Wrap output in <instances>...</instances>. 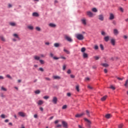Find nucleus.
Here are the masks:
<instances>
[{"instance_id": "32", "label": "nucleus", "mask_w": 128, "mask_h": 128, "mask_svg": "<svg viewBox=\"0 0 128 128\" xmlns=\"http://www.w3.org/2000/svg\"><path fill=\"white\" fill-rule=\"evenodd\" d=\"M128 80H126L124 86H126V88H128Z\"/></svg>"}, {"instance_id": "9", "label": "nucleus", "mask_w": 128, "mask_h": 128, "mask_svg": "<svg viewBox=\"0 0 128 128\" xmlns=\"http://www.w3.org/2000/svg\"><path fill=\"white\" fill-rule=\"evenodd\" d=\"M62 124L64 128H68V123L66 122L62 121Z\"/></svg>"}, {"instance_id": "13", "label": "nucleus", "mask_w": 128, "mask_h": 128, "mask_svg": "<svg viewBox=\"0 0 128 128\" xmlns=\"http://www.w3.org/2000/svg\"><path fill=\"white\" fill-rule=\"evenodd\" d=\"M114 14L112 13L110 14L109 19L112 20H114Z\"/></svg>"}, {"instance_id": "63", "label": "nucleus", "mask_w": 128, "mask_h": 128, "mask_svg": "<svg viewBox=\"0 0 128 128\" xmlns=\"http://www.w3.org/2000/svg\"><path fill=\"white\" fill-rule=\"evenodd\" d=\"M2 98H6V96H4V94H1Z\"/></svg>"}, {"instance_id": "41", "label": "nucleus", "mask_w": 128, "mask_h": 128, "mask_svg": "<svg viewBox=\"0 0 128 128\" xmlns=\"http://www.w3.org/2000/svg\"><path fill=\"white\" fill-rule=\"evenodd\" d=\"M40 62L41 64H44V60H40Z\"/></svg>"}, {"instance_id": "18", "label": "nucleus", "mask_w": 128, "mask_h": 128, "mask_svg": "<svg viewBox=\"0 0 128 128\" xmlns=\"http://www.w3.org/2000/svg\"><path fill=\"white\" fill-rule=\"evenodd\" d=\"M111 44L112 46H114L116 44V40L114 39H112Z\"/></svg>"}, {"instance_id": "15", "label": "nucleus", "mask_w": 128, "mask_h": 128, "mask_svg": "<svg viewBox=\"0 0 128 128\" xmlns=\"http://www.w3.org/2000/svg\"><path fill=\"white\" fill-rule=\"evenodd\" d=\"M52 78L54 80H60V76H53Z\"/></svg>"}, {"instance_id": "47", "label": "nucleus", "mask_w": 128, "mask_h": 128, "mask_svg": "<svg viewBox=\"0 0 128 128\" xmlns=\"http://www.w3.org/2000/svg\"><path fill=\"white\" fill-rule=\"evenodd\" d=\"M122 126H124V124H120L118 125V128H122Z\"/></svg>"}, {"instance_id": "20", "label": "nucleus", "mask_w": 128, "mask_h": 128, "mask_svg": "<svg viewBox=\"0 0 128 128\" xmlns=\"http://www.w3.org/2000/svg\"><path fill=\"white\" fill-rule=\"evenodd\" d=\"M105 118H112V114H107L105 116Z\"/></svg>"}, {"instance_id": "34", "label": "nucleus", "mask_w": 128, "mask_h": 128, "mask_svg": "<svg viewBox=\"0 0 128 128\" xmlns=\"http://www.w3.org/2000/svg\"><path fill=\"white\" fill-rule=\"evenodd\" d=\"M6 78H10V80H12V76L10 74L6 75Z\"/></svg>"}, {"instance_id": "23", "label": "nucleus", "mask_w": 128, "mask_h": 128, "mask_svg": "<svg viewBox=\"0 0 128 128\" xmlns=\"http://www.w3.org/2000/svg\"><path fill=\"white\" fill-rule=\"evenodd\" d=\"M54 48H60V44L59 43H54Z\"/></svg>"}, {"instance_id": "51", "label": "nucleus", "mask_w": 128, "mask_h": 128, "mask_svg": "<svg viewBox=\"0 0 128 128\" xmlns=\"http://www.w3.org/2000/svg\"><path fill=\"white\" fill-rule=\"evenodd\" d=\"M67 74H72V71L70 70H68L67 71Z\"/></svg>"}, {"instance_id": "36", "label": "nucleus", "mask_w": 128, "mask_h": 128, "mask_svg": "<svg viewBox=\"0 0 128 128\" xmlns=\"http://www.w3.org/2000/svg\"><path fill=\"white\" fill-rule=\"evenodd\" d=\"M84 120H85V122H88V124H90V120H88V118H84Z\"/></svg>"}, {"instance_id": "40", "label": "nucleus", "mask_w": 128, "mask_h": 128, "mask_svg": "<svg viewBox=\"0 0 128 128\" xmlns=\"http://www.w3.org/2000/svg\"><path fill=\"white\" fill-rule=\"evenodd\" d=\"M101 34L102 36H106V32H104V31H102Z\"/></svg>"}, {"instance_id": "8", "label": "nucleus", "mask_w": 128, "mask_h": 128, "mask_svg": "<svg viewBox=\"0 0 128 128\" xmlns=\"http://www.w3.org/2000/svg\"><path fill=\"white\" fill-rule=\"evenodd\" d=\"M13 36L14 38H18V40H20V36H18V34H13Z\"/></svg>"}, {"instance_id": "56", "label": "nucleus", "mask_w": 128, "mask_h": 128, "mask_svg": "<svg viewBox=\"0 0 128 128\" xmlns=\"http://www.w3.org/2000/svg\"><path fill=\"white\" fill-rule=\"evenodd\" d=\"M39 70L40 72H44V68H39Z\"/></svg>"}, {"instance_id": "64", "label": "nucleus", "mask_w": 128, "mask_h": 128, "mask_svg": "<svg viewBox=\"0 0 128 128\" xmlns=\"http://www.w3.org/2000/svg\"><path fill=\"white\" fill-rule=\"evenodd\" d=\"M56 128H62V125L58 124V125H57Z\"/></svg>"}, {"instance_id": "29", "label": "nucleus", "mask_w": 128, "mask_h": 128, "mask_svg": "<svg viewBox=\"0 0 128 128\" xmlns=\"http://www.w3.org/2000/svg\"><path fill=\"white\" fill-rule=\"evenodd\" d=\"M86 48H84V47L82 48H81V52H83V54H84V52H86Z\"/></svg>"}, {"instance_id": "1", "label": "nucleus", "mask_w": 128, "mask_h": 128, "mask_svg": "<svg viewBox=\"0 0 128 128\" xmlns=\"http://www.w3.org/2000/svg\"><path fill=\"white\" fill-rule=\"evenodd\" d=\"M76 36L77 40H82L84 38L82 34H76Z\"/></svg>"}, {"instance_id": "12", "label": "nucleus", "mask_w": 128, "mask_h": 128, "mask_svg": "<svg viewBox=\"0 0 128 128\" xmlns=\"http://www.w3.org/2000/svg\"><path fill=\"white\" fill-rule=\"evenodd\" d=\"M114 34L115 36H118V30L117 29H114Z\"/></svg>"}, {"instance_id": "39", "label": "nucleus", "mask_w": 128, "mask_h": 128, "mask_svg": "<svg viewBox=\"0 0 128 128\" xmlns=\"http://www.w3.org/2000/svg\"><path fill=\"white\" fill-rule=\"evenodd\" d=\"M1 90H3L4 92H6V90H7L6 88H4V86H2Z\"/></svg>"}, {"instance_id": "38", "label": "nucleus", "mask_w": 128, "mask_h": 128, "mask_svg": "<svg viewBox=\"0 0 128 128\" xmlns=\"http://www.w3.org/2000/svg\"><path fill=\"white\" fill-rule=\"evenodd\" d=\"M76 88L77 92H80V86L77 85Z\"/></svg>"}, {"instance_id": "5", "label": "nucleus", "mask_w": 128, "mask_h": 128, "mask_svg": "<svg viewBox=\"0 0 128 128\" xmlns=\"http://www.w3.org/2000/svg\"><path fill=\"white\" fill-rule=\"evenodd\" d=\"M18 114L20 116H22V118H24V116H26V113L22 112H18Z\"/></svg>"}, {"instance_id": "19", "label": "nucleus", "mask_w": 128, "mask_h": 128, "mask_svg": "<svg viewBox=\"0 0 128 128\" xmlns=\"http://www.w3.org/2000/svg\"><path fill=\"white\" fill-rule=\"evenodd\" d=\"M28 28V30H34V26L29 25L27 26Z\"/></svg>"}, {"instance_id": "2", "label": "nucleus", "mask_w": 128, "mask_h": 128, "mask_svg": "<svg viewBox=\"0 0 128 128\" xmlns=\"http://www.w3.org/2000/svg\"><path fill=\"white\" fill-rule=\"evenodd\" d=\"M86 14L89 18H94V14L90 11H87Z\"/></svg>"}, {"instance_id": "33", "label": "nucleus", "mask_w": 128, "mask_h": 128, "mask_svg": "<svg viewBox=\"0 0 128 128\" xmlns=\"http://www.w3.org/2000/svg\"><path fill=\"white\" fill-rule=\"evenodd\" d=\"M86 115L88 116H90V111L88 110H86Z\"/></svg>"}, {"instance_id": "61", "label": "nucleus", "mask_w": 128, "mask_h": 128, "mask_svg": "<svg viewBox=\"0 0 128 128\" xmlns=\"http://www.w3.org/2000/svg\"><path fill=\"white\" fill-rule=\"evenodd\" d=\"M60 58H62V60H66V58L64 56H61Z\"/></svg>"}, {"instance_id": "31", "label": "nucleus", "mask_w": 128, "mask_h": 128, "mask_svg": "<svg viewBox=\"0 0 128 128\" xmlns=\"http://www.w3.org/2000/svg\"><path fill=\"white\" fill-rule=\"evenodd\" d=\"M34 92L36 94H40V90H36Z\"/></svg>"}, {"instance_id": "16", "label": "nucleus", "mask_w": 128, "mask_h": 128, "mask_svg": "<svg viewBox=\"0 0 128 128\" xmlns=\"http://www.w3.org/2000/svg\"><path fill=\"white\" fill-rule=\"evenodd\" d=\"M64 52H66L67 54H70V51H68V50H67L66 49V48H64Z\"/></svg>"}, {"instance_id": "59", "label": "nucleus", "mask_w": 128, "mask_h": 128, "mask_svg": "<svg viewBox=\"0 0 128 128\" xmlns=\"http://www.w3.org/2000/svg\"><path fill=\"white\" fill-rule=\"evenodd\" d=\"M120 12H124V9L122 8H120Z\"/></svg>"}, {"instance_id": "55", "label": "nucleus", "mask_w": 128, "mask_h": 128, "mask_svg": "<svg viewBox=\"0 0 128 128\" xmlns=\"http://www.w3.org/2000/svg\"><path fill=\"white\" fill-rule=\"evenodd\" d=\"M88 88H89L90 90H92V87L88 85Z\"/></svg>"}, {"instance_id": "37", "label": "nucleus", "mask_w": 128, "mask_h": 128, "mask_svg": "<svg viewBox=\"0 0 128 128\" xmlns=\"http://www.w3.org/2000/svg\"><path fill=\"white\" fill-rule=\"evenodd\" d=\"M10 24L12 26H16V23L14 22H10Z\"/></svg>"}, {"instance_id": "4", "label": "nucleus", "mask_w": 128, "mask_h": 128, "mask_svg": "<svg viewBox=\"0 0 128 128\" xmlns=\"http://www.w3.org/2000/svg\"><path fill=\"white\" fill-rule=\"evenodd\" d=\"M81 22L84 26H86V18H82L81 19Z\"/></svg>"}, {"instance_id": "28", "label": "nucleus", "mask_w": 128, "mask_h": 128, "mask_svg": "<svg viewBox=\"0 0 128 128\" xmlns=\"http://www.w3.org/2000/svg\"><path fill=\"white\" fill-rule=\"evenodd\" d=\"M33 16H38V12H34L32 14Z\"/></svg>"}, {"instance_id": "52", "label": "nucleus", "mask_w": 128, "mask_h": 128, "mask_svg": "<svg viewBox=\"0 0 128 128\" xmlns=\"http://www.w3.org/2000/svg\"><path fill=\"white\" fill-rule=\"evenodd\" d=\"M1 118H6V115H4V114H2L1 115Z\"/></svg>"}, {"instance_id": "53", "label": "nucleus", "mask_w": 128, "mask_h": 128, "mask_svg": "<svg viewBox=\"0 0 128 128\" xmlns=\"http://www.w3.org/2000/svg\"><path fill=\"white\" fill-rule=\"evenodd\" d=\"M94 50H98V45H96L94 47Z\"/></svg>"}, {"instance_id": "17", "label": "nucleus", "mask_w": 128, "mask_h": 128, "mask_svg": "<svg viewBox=\"0 0 128 128\" xmlns=\"http://www.w3.org/2000/svg\"><path fill=\"white\" fill-rule=\"evenodd\" d=\"M34 60H40V57L38 56H34Z\"/></svg>"}, {"instance_id": "46", "label": "nucleus", "mask_w": 128, "mask_h": 128, "mask_svg": "<svg viewBox=\"0 0 128 128\" xmlns=\"http://www.w3.org/2000/svg\"><path fill=\"white\" fill-rule=\"evenodd\" d=\"M66 65L64 64V65L63 66V68H62L63 70H66Z\"/></svg>"}, {"instance_id": "27", "label": "nucleus", "mask_w": 128, "mask_h": 128, "mask_svg": "<svg viewBox=\"0 0 128 128\" xmlns=\"http://www.w3.org/2000/svg\"><path fill=\"white\" fill-rule=\"evenodd\" d=\"M36 30H37L38 32H40L42 30V29L38 27V26H36Z\"/></svg>"}, {"instance_id": "25", "label": "nucleus", "mask_w": 128, "mask_h": 128, "mask_svg": "<svg viewBox=\"0 0 128 128\" xmlns=\"http://www.w3.org/2000/svg\"><path fill=\"white\" fill-rule=\"evenodd\" d=\"M49 26L51 28H56V26L55 24H54L52 23H50L49 24Z\"/></svg>"}, {"instance_id": "14", "label": "nucleus", "mask_w": 128, "mask_h": 128, "mask_svg": "<svg viewBox=\"0 0 128 128\" xmlns=\"http://www.w3.org/2000/svg\"><path fill=\"white\" fill-rule=\"evenodd\" d=\"M104 40L105 42H108V40H110V36H106L104 38Z\"/></svg>"}, {"instance_id": "49", "label": "nucleus", "mask_w": 128, "mask_h": 128, "mask_svg": "<svg viewBox=\"0 0 128 128\" xmlns=\"http://www.w3.org/2000/svg\"><path fill=\"white\" fill-rule=\"evenodd\" d=\"M94 58H95V60H98L100 59V57H98V56H94Z\"/></svg>"}, {"instance_id": "30", "label": "nucleus", "mask_w": 128, "mask_h": 128, "mask_svg": "<svg viewBox=\"0 0 128 128\" xmlns=\"http://www.w3.org/2000/svg\"><path fill=\"white\" fill-rule=\"evenodd\" d=\"M102 66L104 68H108V64H102Z\"/></svg>"}, {"instance_id": "24", "label": "nucleus", "mask_w": 128, "mask_h": 128, "mask_svg": "<svg viewBox=\"0 0 128 128\" xmlns=\"http://www.w3.org/2000/svg\"><path fill=\"white\" fill-rule=\"evenodd\" d=\"M44 104V102L42 100H40L38 102V106H42V104Z\"/></svg>"}, {"instance_id": "50", "label": "nucleus", "mask_w": 128, "mask_h": 128, "mask_svg": "<svg viewBox=\"0 0 128 128\" xmlns=\"http://www.w3.org/2000/svg\"><path fill=\"white\" fill-rule=\"evenodd\" d=\"M116 78L119 80H124V78H119V77H116Z\"/></svg>"}, {"instance_id": "48", "label": "nucleus", "mask_w": 128, "mask_h": 128, "mask_svg": "<svg viewBox=\"0 0 128 128\" xmlns=\"http://www.w3.org/2000/svg\"><path fill=\"white\" fill-rule=\"evenodd\" d=\"M44 78L46 80H48V82L50 81V78L46 77Z\"/></svg>"}, {"instance_id": "22", "label": "nucleus", "mask_w": 128, "mask_h": 128, "mask_svg": "<svg viewBox=\"0 0 128 128\" xmlns=\"http://www.w3.org/2000/svg\"><path fill=\"white\" fill-rule=\"evenodd\" d=\"M93 12H98V9L96 8H94L92 9Z\"/></svg>"}, {"instance_id": "7", "label": "nucleus", "mask_w": 128, "mask_h": 128, "mask_svg": "<svg viewBox=\"0 0 128 128\" xmlns=\"http://www.w3.org/2000/svg\"><path fill=\"white\" fill-rule=\"evenodd\" d=\"M98 18L100 20H101V22H103V20H104V16L103 14H100L98 16Z\"/></svg>"}, {"instance_id": "54", "label": "nucleus", "mask_w": 128, "mask_h": 128, "mask_svg": "<svg viewBox=\"0 0 128 128\" xmlns=\"http://www.w3.org/2000/svg\"><path fill=\"white\" fill-rule=\"evenodd\" d=\"M53 58H54V60H60V58H58L56 56H54Z\"/></svg>"}, {"instance_id": "3", "label": "nucleus", "mask_w": 128, "mask_h": 128, "mask_svg": "<svg viewBox=\"0 0 128 128\" xmlns=\"http://www.w3.org/2000/svg\"><path fill=\"white\" fill-rule=\"evenodd\" d=\"M64 38L65 40H66L68 42H72V39L68 35L64 36Z\"/></svg>"}, {"instance_id": "57", "label": "nucleus", "mask_w": 128, "mask_h": 128, "mask_svg": "<svg viewBox=\"0 0 128 128\" xmlns=\"http://www.w3.org/2000/svg\"><path fill=\"white\" fill-rule=\"evenodd\" d=\"M72 96V94H70V92L67 93V96Z\"/></svg>"}, {"instance_id": "21", "label": "nucleus", "mask_w": 128, "mask_h": 128, "mask_svg": "<svg viewBox=\"0 0 128 128\" xmlns=\"http://www.w3.org/2000/svg\"><path fill=\"white\" fill-rule=\"evenodd\" d=\"M107 98H108V96H103L102 98H101V100H102V102H104V100H106Z\"/></svg>"}, {"instance_id": "10", "label": "nucleus", "mask_w": 128, "mask_h": 128, "mask_svg": "<svg viewBox=\"0 0 128 128\" xmlns=\"http://www.w3.org/2000/svg\"><path fill=\"white\" fill-rule=\"evenodd\" d=\"M82 56L84 58H88V54L86 52L82 54Z\"/></svg>"}, {"instance_id": "11", "label": "nucleus", "mask_w": 128, "mask_h": 128, "mask_svg": "<svg viewBox=\"0 0 128 128\" xmlns=\"http://www.w3.org/2000/svg\"><path fill=\"white\" fill-rule=\"evenodd\" d=\"M82 116H84V113H82L80 114H76L75 116L76 118H80Z\"/></svg>"}, {"instance_id": "43", "label": "nucleus", "mask_w": 128, "mask_h": 128, "mask_svg": "<svg viewBox=\"0 0 128 128\" xmlns=\"http://www.w3.org/2000/svg\"><path fill=\"white\" fill-rule=\"evenodd\" d=\"M100 48H101L102 50H104V46L102 44H100Z\"/></svg>"}, {"instance_id": "60", "label": "nucleus", "mask_w": 128, "mask_h": 128, "mask_svg": "<svg viewBox=\"0 0 128 128\" xmlns=\"http://www.w3.org/2000/svg\"><path fill=\"white\" fill-rule=\"evenodd\" d=\"M70 76V78H74V75H72V74H71V75Z\"/></svg>"}, {"instance_id": "6", "label": "nucleus", "mask_w": 128, "mask_h": 128, "mask_svg": "<svg viewBox=\"0 0 128 128\" xmlns=\"http://www.w3.org/2000/svg\"><path fill=\"white\" fill-rule=\"evenodd\" d=\"M52 102L54 104H56L58 102V98L56 96L53 97V99L52 100Z\"/></svg>"}, {"instance_id": "45", "label": "nucleus", "mask_w": 128, "mask_h": 128, "mask_svg": "<svg viewBox=\"0 0 128 128\" xmlns=\"http://www.w3.org/2000/svg\"><path fill=\"white\" fill-rule=\"evenodd\" d=\"M50 57L54 58V54H52V52H50Z\"/></svg>"}, {"instance_id": "58", "label": "nucleus", "mask_w": 128, "mask_h": 128, "mask_svg": "<svg viewBox=\"0 0 128 128\" xmlns=\"http://www.w3.org/2000/svg\"><path fill=\"white\" fill-rule=\"evenodd\" d=\"M34 118H38V114H34Z\"/></svg>"}, {"instance_id": "26", "label": "nucleus", "mask_w": 128, "mask_h": 128, "mask_svg": "<svg viewBox=\"0 0 128 128\" xmlns=\"http://www.w3.org/2000/svg\"><path fill=\"white\" fill-rule=\"evenodd\" d=\"M0 38L2 42H6V38L3 36H0Z\"/></svg>"}, {"instance_id": "62", "label": "nucleus", "mask_w": 128, "mask_h": 128, "mask_svg": "<svg viewBox=\"0 0 128 128\" xmlns=\"http://www.w3.org/2000/svg\"><path fill=\"white\" fill-rule=\"evenodd\" d=\"M45 44H46V46H50V42H45Z\"/></svg>"}, {"instance_id": "35", "label": "nucleus", "mask_w": 128, "mask_h": 128, "mask_svg": "<svg viewBox=\"0 0 128 128\" xmlns=\"http://www.w3.org/2000/svg\"><path fill=\"white\" fill-rule=\"evenodd\" d=\"M110 88H111V90H116V88L114 86L112 85H111L110 86Z\"/></svg>"}, {"instance_id": "42", "label": "nucleus", "mask_w": 128, "mask_h": 128, "mask_svg": "<svg viewBox=\"0 0 128 128\" xmlns=\"http://www.w3.org/2000/svg\"><path fill=\"white\" fill-rule=\"evenodd\" d=\"M43 98H44V100H48V98H50V96H44L43 97Z\"/></svg>"}, {"instance_id": "44", "label": "nucleus", "mask_w": 128, "mask_h": 128, "mask_svg": "<svg viewBox=\"0 0 128 128\" xmlns=\"http://www.w3.org/2000/svg\"><path fill=\"white\" fill-rule=\"evenodd\" d=\"M66 108H68V106L66 105H64L62 107V110H66Z\"/></svg>"}]
</instances>
